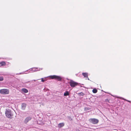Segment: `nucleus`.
<instances>
[{"label": "nucleus", "instance_id": "obj_1", "mask_svg": "<svg viewBox=\"0 0 131 131\" xmlns=\"http://www.w3.org/2000/svg\"><path fill=\"white\" fill-rule=\"evenodd\" d=\"M5 115L8 118H12L13 117V114L12 111L10 110H6L5 113Z\"/></svg>", "mask_w": 131, "mask_h": 131}, {"label": "nucleus", "instance_id": "obj_2", "mask_svg": "<svg viewBox=\"0 0 131 131\" xmlns=\"http://www.w3.org/2000/svg\"><path fill=\"white\" fill-rule=\"evenodd\" d=\"M9 90L7 89H3L0 90V93L2 94H9Z\"/></svg>", "mask_w": 131, "mask_h": 131}, {"label": "nucleus", "instance_id": "obj_3", "mask_svg": "<svg viewBox=\"0 0 131 131\" xmlns=\"http://www.w3.org/2000/svg\"><path fill=\"white\" fill-rule=\"evenodd\" d=\"M69 84L71 87H74L78 85V83L72 80H71L69 82Z\"/></svg>", "mask_w": 131, "mask_h": 131}, {"label": "nucleus", "instance_id": "obj_4", "mask_svg": "<svg viewBox=\"0 0 131 131\" xmlns=\"http://www.w3.org/2000/svg\"><path fill=\"white\" fill-rule=\"evenodd\" d=\"M90 120L91 122L94 124H97L99 121L98 120L95 118H91Z\"/></svg>", "mask_w": 131, "mask_h": 131}, {"label": "nucleus", "instance_id": "obj_5", "mask_svg": "<svg viewBox=\"0 0 131 131\" xmlns=\"http://www.w3.org/2000/svg\"><path fill=\"white\" fill-rule=\"evenodd\" d=\"M31 118L30 117H26L24 121V122L25 123H27L30 120Z\"/></svg>", "mask_w": 131, "mask_h": 131}, {"label": "nucleus", "instance_id": "obj_6", "mask_svg": "<svg viewBox=\"0 0 131 131\" xmlns=\"http://www.w3.org/2000/svg\"><path fill=\"white\" fill-rule=\"evenodd\" d=\"M6 65V63L4 61H1L0 62V66H4Z\"/></svg>", "mask_w": 131, "mask_h": 131}, {"label": "nucleus", "instance_id": "obj_7", "mask_svg": "<svg viewBox=\"0 0 131 131\" xmlns=\"http://www.w3.org/2000/svg\"><path fill=\"white\" fill-rule=\"evenodd\" d=\"M62 79V78L60 76L56 75V80L58 81H61Z\"/></svg>", "mask_w": 131, "mask_h": 131}, {"label": "nucleus", "instance_id": "obj_8", "mask_svg": "<svg viewBox=\"0 0 131 131\" xmlns=\"http://www.w3.org/2000/svg\"><path fill=\"white\" fill-rule=\"evenodd\" d=\"M26 106V104L25 103H23L21 104V107L22 109L25 110Z\"/></svg>", "mask_w": 131, "mask_h": 131}, {"label": "nucleus", "instance_id": "obj_9", "mask_svg": "<svg viewBox=\"0 0 131 131\" xmlns=\"http://www.w3.org/2000/svg\"><path fill=\"white\" fill-rule=\"evenodd\" d=\"M64 125V124L63 123H61L58 125V127L59 128H61Z\"/></svg>", "mask_w": 131, "mask_h": 131}, {"label": "nucleus", "instance_id": "obj_10", "mask_svg": "<svg viewBox=\"0 0 131 131\" xmlns=\"http://www.w3.org/2000/svg\"><path fill=\"white\" fill-rule=\"evenodd\" d=\"M82 75L86 78H88V74L86 73H82Z\"/></svg>", "mask_w": 131, "mask_h": 131}, {"label": "nucleus", "instance_id": "obj_11", "mask_svg": "<svg viewBox=\"0 0 131 131\" xmlns=\"http://www.w3.org/2000/svg\"><path fill=\"white\" fill-rule=\"evenodd\" d=\"M56 75H52L50 76V78L52 79H54L56 80Z\"/></svg>", "mask_w": 131, "mask_h": 131}, {"label": "nucleus", "instance_id": "obj_12", "mask_svg": "<svg viewBox=\"0 0 131 131\" xmlns=\"http://www.w3.org/2000/svg\"><path fill=\"white\" fill-rule=\"evenodd\" d=\"M21 90L22 91L25 93H27L28 92V90L25 88L22 89H21Z\"/></svg>", "mask_w": 131, "mask_h": 131}, {"label": "nucleus", "instance_id": "obj_13", "mask_svg": "<svg viewBox=\"0 0 131 131\" xmlns=\"http://www.w3.org/2000/svg\"><path fill=\"white\" fill-rule=\"evenodd\" d=\"M69 92L67 91H66L64 94V96H66L69 95Z\"/></svg>", "mask_w": 131, "mask_h": 131}, {"label": "nucleus", "instance_id": "obj_14", "mask_svg": "<svg viewBox=\"0 0 131 131\" xmlns=\"http://www.w3.org/2000/svg\"><path fill=\"white\" fill-rule=\"evenodd\" d=\"M97 90L96 89H94L92 90V92L94 93H95L97 92Z\"/></svg>", "mask_w": 131, "mask_h": 131}, {"label": "nucleus", "instance_id": "obj_15", "mask_svg": "<svg viewBox=\"0 0 131 131\" xmlns=\"http://www.w3.org/2000/svg\"><path fill=\"white\" fill-rule=\"evenodd\" d=\"M78 94L80 96H83L84 95V93L82 92L79 93Z\"/></svg>", "mask_w": 131, "mask_h": 131}, {"label": "nucleus", "instance_id": "obj_16", "mask_svg": "<svg viewBox=\"0 0 131 131\" xmlns=\"http://www.w3.org/2000/svg\"><path fill=\"white\" fill-rule=\"evenodd\" d=\"M41 80V81L42 82H44L46 81L45 79H44L43 78H42Z\"/></svg>", "mask_w": 131, "mask_h": 131}, {"label": "nucleus", "instance_id": "obj_17", "mask_svg": "<svg viewBox=\"0 0 131 131\" xmlns=\"http://www.w3.org/2000/svg\"><path fill=\"white\" fill-rule=\"evenodd\" d=\"M3 80V77H0V81H2Z\"/></svg>", "mask_w": 131, "mask_h": 131}, {"label": "nucleus", "instance_id": "obj_18", "mask_svg": "<svg viewBox=\"0 0 131 131\" xmlns=\"http://www.w3.org/2000/svg\"><path fill=\"white\" fill-rule=\"evenodd\" d=\"M124 100H125L127 101H128V102H130V101H129L127 100H125V99H124Z\"/></svg>", "mask_w": 131, "mask_h": 131}, {"label": "nucleus", "instance_id": "obj_19", "mask_svg": "<svg viewBox=\"0 0 131 131\" xmlns=\"http://www.w3.org/2000/svg\"><path fill=\"white\" fill-rule=\"evenodd\" d=\"M34 81H36V80H33Z\"/></svg>", "mask_w": 131, "mask_h": 131}]
</instances>
